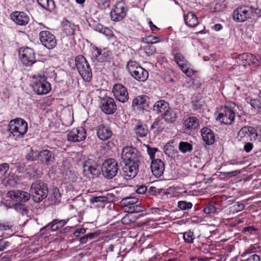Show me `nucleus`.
<instances>
[{
    "label": "nucleus",
    "mask_w": 261,
    "mask_h": 261,
    "mask_svg": "<svg viewBox=\"0 0 261 261\" xmlns=\"http://www.w3.org/2000/svg\"><path fill=\"white\" fill-rule=\"evenodd\" d=\"M14 223L12 221H0V230L9 231L13 232Z\"/></svg>",
    "instance_id": "nucleus-42"
},
{
    "label": "nucleus",
    "mask_w": 261,
    "mask_h": 261,
    "mask_svg": "<svg viewBox=\"0 0 261 261\" xmlns=\"http://www.w3.org/2000/svg\"><path fill=\"white\" fill-rule=\"evenodd\" d=\"M243 232L246 235L256 234L258 229L254 226H249L243 229Z\"/></svg>",
    "instance_id": "nucleus-48"
},
{
    "label": "nucleus",
    "mask_w": 261,
    "mask_h": 261,
    "mask_svg": "<svg viewBox=\"0 0 261 261\" xmlns=\"http://www.w3.org/2000/svg\"><path fill=\"white\" fill-rule=\"evenodd\" d=\"M165 212L167 211L162 208L155 207L152 209V213L154 214L162 215Z\"/></svg>",
    "instance_id": "nucleus-61"
},
{
    "label": "nucleus",
    "mask_w": 261,
    "mask_h": 261,
    "mask_svg": "<svg viewBox=\"0 0 261 261\" xmlns=\"http://www.w3.org/2000/svg\"><path fill=\"white\" fill-rule=\"evenodd\" d=\"M133 130L138 137H144L148 133V129L145 124L139 120H135L133 123Z\"/></svg>",
    "instance_id": "nucleus-27"
},
{
    "label": "nucleus",
    "mask_w": 261,
    "mask_h": 261,
    "mask_svg": "<svg viewBox=\"0 0 261 261\" xmlns=\"http://www.w3.org/2000/svg\"><path fill=\"white\" fill-rule=\"evenodd\" d=\"M9 169V165L8 163L0 164V178H2L5 173Z\"/></svg>",
    "instance_id": "nucleus-54"
},
{
    "label": "nucleus",
    "mask_w": 261,
    "mask_h": 261,
    "mask_svg": "<svg viewBox=\"0 0 261 261\" xmlns=\"http://www.w3.org/2000/svg\"><path fill=\"white\" fill-rule=\"evenodd\" d=\"M14 208L18 211L19 213H22V214H25L28 210L27 208L24 206V205L20 204V203H16L14 205Z\"/></svg>",
    "instance_id": "nucleus-56"
},
{
    "label": "nucleus",
    "mask_w": 261,
    "mask_h": 261,
    "mask_svg": "<svg viewBox=\"0 0 261 261\" xmlns=\"http://www.w3.org/2000/svg\"><path fill=\"white\" fill-rule=\"evenodd\" d=\"M124 164L125 165L123 167L120 174L124 179L130 180L137 175L139 164Z\"/></svg>",
    "instance_id": "nucleus-18"
},
{
    "label": "nucleus",
    "mask_w": 261,
    "mask_h": 261,
    "mask_svg": "<svg viewBox=\"0 0 261 261\" xmlns=\"http://www.w3.org/2000/svg\"><path fill=\"white\" fill-rule=\"evenodd\" d=\"M163 118L168 123L174 122L177 118V114L175 111L169 108L167 111L163 113Z\"/></svg>",
    "instance_id": "nucleus-39"
},
{
    "label": "nucleus",
    "mask_w": 261,
    "mask_h": 261,
    "mask_svg": "<svg viewBox=\"0 0 261 261\" xmlns=\"http://www.w3.org/2000/svg\"><path fill=\"white\" fill-rule=\"evenodd\" d=\"M75 64L83 79L86 82H90L92 78V73L86 58L83 55L77 56L75 59Z\"/></svg>",
    "instance_id": "nucleus-5"
},
{
    "label": "nucleus",
    "mask_w": 261,
    "mask_h": 261,
    "mask_svg": "<svg viewBox=\"0 0 261 261\" xmlns=\"http://www.w3.org/2000/svg\"><path fill=\"white\" fill-rule=\"evenodd\" d=\"M89 201L95 206L104 207L106 204L109 202V199L107 197L103 196H92Z\"/></svg>",
    "instance_id": "nucleus-30"
},
{
    "label": "nucleus",
    "mask_w": 261,
    "mask_h": 261,
    "mask_svg": "<svg viewBox=\"0 0 261 261\" xmlns=\"http://www.w3.org/2000/svg\"><path fill=\"white\" fill-rule=\"evenodd\" d=\"M86 132L83 127L74 128L68 133L67 140L72 142H81L86 139Z\"/></svg>",
    "instance_id": "nucleus-17"
},
{
    "label": "nucleus",
    "mask_w": 261,
    "mask_h": 261,
    "mask_svg": "<svg viewBox=\"0 0 261 261\" xmlns=\"http://www.w3.org/2000/svg\"><path fill=\"white\" fill-rule=\"evenodd\" d=\"M28 129V123L20 118L11 120L8 125L9 137L15 140L22 138Z\"/></svg>",
    "instance_id": "nucleus-2"
},
{
    "label": "nucleus",
    "mask_w": 261,
    "mask_h": 261,
    "mask_svg": "<svg viewBox=\"0 0 261 261\" xmlns=\"http://www.w3.org/2000/svg\"><path fill=\"white\" fill-rule=\"evenodd\" d=\"M184 20L189 27H194L198 24L197 17L192 12H189L185 15Z\"/></svg>",
    "instance_id": "nucleus-33"
},
{
    "label": "nucleus",
    "mask_w": 261,
    "mask_h": 261,
    "mask_svg": "<svg viewBox=\"0 0 261 261\" xmlns=\"http://www.w3.org/2000/svg\"><path fill=\"white\" fill-rule=\"evenodd\" d=\"M97 135L99 139L105 141L110 138L112 135V132L108 127L101 124L98 126Z\"/></svg>",
    "instance_id": "nucleus-29"
},
{
    "label": "nucleus",
    "mask_w": 261,
    "mask_h": 261,
    "mask_svg": "<svg viewBox=\"0 0 261 261\" xmlns=\"http://www.w3.org/2000/svg\"><path fill=\"white\" fill-rule=\"evenodd\" d=\"M10 243L4 240H0V251H2L9 246Z\"/></svg>",
    "instance_id": "nucleus-59"
},
{
    "label": "nucleus",
    "mask_w": 261,
    "mask_h": 261,
    "mask_svg": "<svg viewBox=\"0 0 261 261\" xmlns=\"http://www.w3.org/2000/svg\"><path fill=\"white\" fill-rule=\"evenodd\" d=\"M147 190V188L146 186L143 185H141L138 187L137 189L136 192L137 193L139 194H143L145 193Z\"/></svg>",
    "instance_id": "nucleus-63"
},
{
    "label": "nucleus",
    "mask_w": 261,
    "mask_h": 261,
    "mask_svg": "<svg viewBox=\"0 0 261 261\" xmlns=\"http://www.w3.org/2000/svg\"><path fill=\"white\" fill-rule=\"evenodd\" d=\"M39 157V152L37 150H34L31 147L28 149V152L25 154V158L28 161H36Z\"/></svg>",
    "instance_id": "nucleus-41"
},
{
    "label": "nucleus",
    "mask_w": 261,
    "mask_h": 261,
    "mask_svg": "<svg viewBox=\"0 0 261 261\" xmlns=\"http://www.w3.org/2000/svg\"><path fill=\"white\" fill-rule=\"evenodd\" d=\"M138 202V199L135 197H126L121 201V203L125 207V210L128 213L130 211L132 207H133L136 203Z\"/></svg>",
    "instance_id": "nucleus-34"
},
{
    "label": "nucleus",
    "mask_w": 261,
    "mask_h": 261,
    "mask_svg": "<svg viewBox=\"0 0 261 261\" xmlns=\"http://www.w3.org/2000/svg\"><path fill=\"white\" fill-rule=\"evenodd\" d=\"M111 52L108 48H99L96 46L92 47V56L95 60L98 62L108 61L111 57Z\"/></svg>",
    "instance_id": "nucleus-13"
},
{
    "label": "nucleus",
    "mask_w": 261,
    "mask_h": 261,
    "mask_svg": "<svg viewBox=\"0 0 261 261\" xmlns=\"http://www.w3.org/2000/svg\"><path fill=\"white\" fill-rule=\"evenodd\" d=\"M84 174L88 178H91L97 176L100 174L99 168L96 165H91L89 162L84 165Z\"/></svg>",
    "instance_id": "nucleus-25"
},
{
    "label": "nucleus",
    "mask_w": 261,
    "mask_h": 261,
    "mask_svg": "<svg viewBox=\"0 0 261 261\" xmlns=\"http://www.w3.org/2000/svg\"><path fill=\"white\" fill-rule=\"evenodd\" d=\"M147 152L149 154L151 159H152L154 156L155 152L158 150L156 148H151L149 147L148 145L147 146Z\"/></svg>",
    "instance_id": "nucleus-57"
},
{
    "label": "nucleus",
    "mask_w": 261,
    "mask_h": 261,
    "mask_svg": "<svg viewBox=\"0 0 261 261\" xmlns=\"http://www.w3.org/2000/svg\"><path fill=\"white\" fill-rule=\"evenodd\" d=\"M253 145L252 143L246 142L244 146V149L246 152H249L252 149Z\"/></svg>",
    "instance_id": "nucleus-60"
},
{
    "label": "nucleus",
    "mask_w": 261,
    "mask_h": 261,
    "mask_svg": "<svg viewBox=\"0 0 261 261\" xmlns=\"http://www.w3.org/2000/svg\"><path fill=\"white\" fill-rule=\"evenodd\" d=\"M152 45L147 44L144 47L145 52L148 56L154 55L156 53V48Z\"/></svg>",
    "instance_id": "nucleus-52"
},
{
    "label": "nucleus",
    "mask_w": 261,
    "mask_h": 261,
    "mask_svg": "<svg viewBox=\"0 0 261 261\" xmlns=\"http://www.w3.org/2000/svg\"><path fill=\"white\" fill-rule=\"evenodd\" d=\"M199 126V119L194 116H189L184 121V130L185 133L190 134L193 130Z\"/></svg>",
    "instance_id": "nucleus-21"
},
{
    "label": "nucleus",
    "mask_w": 261,
    "mask_h": 261,
    "mask_svg": "<svg viewBox=\"0 0 261 261\" xmlns=\"http://www.w3.org/2000/svg\"><path fill=\"white\" fill-rule=\"evenodd\" d=\"M7 197L18 202H25L30 198V194L22 191H10L7 194Z\"/></svg>",
    "instance_id": "nucleus-19"
},
{
    "label": "nucleus",
    "mask_w": 261,
    "mask_h": 261,
    "mask_svg": "<svg viewBox=\"0 0 261 261\" xmlns=\"http://www.w3.org/2000/svg\"><path fill=\"white\" fill-rule=\"evenodd\" d=\"M250 103L253 108L261 112V101L257 99H251Z\"/></svg>",
    "instance_id": "nucleus-51"
},
{
    "label": "nucleus",
    "mask_w": 261,
    "mask_h": 261,
    "mask_svg": "<svg viewBox=\"0 0 261 261\" xmlns=\"http://www.w3.org/2000/svg\"><path fill=\"white\" fill-rule=\"evenodd\" d=\"M174 59L180 69L187 67L190 64L180 53H176L174 55Z\"/></svg>",
    "instance_id": "nucleus-38"
},
{
    "label": "nucleus",
    "mask_w": 261,
    "mask_h": 261,
    "mask_svg": "<svg viewBox=\"0 0 261 261\" xmlns=\"http://www.w3.org/2000/svg\"><path fill=\"white\" fill-rule=\"evenodd\" d=\"M68 221V219H54L51 223L46 226V228L47 229H50L51 231H55L65 226Z\"/></svg>",
    "instance_id": "nucleus-32"
},
{
    "label": "nucleus",
    "mask_w": 261,
    "mask_h": 261,
    "mask_svg": "<svg viewBox=\"0 0 261 261\" xmlns=\"http://www.w3.org/2000/svg\"><path fill=\"white\" fill-rule=\"evenodd\" d=\"M201 133L202 138L206 144L211 145L215 142V135L211 129L207 127H203L201 129Z\"/></svg>",
    "instance_id": "nucleus-28"
},
{
    "label": "nucleus",
    "mask_w": 261,
    "mask_h": 261,
    "mask_svg": "<svg viewBox=\"0 0 261 261\" xmlns=\"http://www.w3.org/2000/svg\"><path fill=\"white\" fill-rule=\"evenodd\" d=\"M181 70L182 72L188 76L191 77L194 74V71L191 68V64L187 66V67H184V68H181Z\"/></svg>",
    "instance_id": "nucleus-55"
},
{
    "label": "nucleus",
    "mask_w": 261,
    "mask_h": 261,
    "mask_svg": "<svg viewBox=\"0 0 261 261\" xmlns=\"http://www.w3.org/2000/svg\"><path fill=\"white\" fill-rule=\"evenodd\" d=\"M141 158L140 152L132 145L125 146L122 149L121 158L124 163L139 165Z\"/></svg>",
    "instance_id": "nucleus-6"
},
{
    "label": "nucleus",
    "mask_w": 261,
    "mask_h": 261,
    "mask_svg": "<svg viewBox=\"0 0 261 261\" xmlns=\"http://www.w3.org/2000/svg\"><path fill=\"white\" fill-rule=\"evenodd\" d=\"M100 107L101 111L107 114H114L116 109L117 105L113 98L106 96L100 100Z\"/></svg>",
    "instance_id": "nucleus-16"
},
{
    "label": "nucleus",
    "mask_w": 261,
    "mask_h": 261,
    "mask_svg": "<svg viewBox=\"0 0 261 261\" xmlns=\"http://www.w3.org/2000/svg\"><path fill=\"white\" fill-rule=\"evenodd\" d=\"M242 110V108L241 106L234 102H229L221 109L217 119L221 123L231 125L234 121L236 114H241L242 113L239 114L238 111L241 112Z\"/></svg>",
    "instance_id": "nucleus-1"
},
{
    "label": "nucleus",
    "mask_w": 261,
    "mask_h": 261,
    "mask_svg": "<svg viewBox=\"0 0 261 261\" xmlns=\"http://www.w3.org/2000/svg\"><path fill=\"white\" fill-rule=\"evenodd\" d=\"M50 201L53 203L58 204L61 201V194L57 188H54L50 196Z\"/></svg>",
    "instance_id": "nucleus-43"
},
{
    "label": "nucleus",
    "mask_w": 261,
    "mask_h": 261,
    "mask_svg": "<svg viewBox=\"0 0 261 261\" xmlns=\"http://www.w3.org/2000/svg\"><path fill=\"white\" fill-rule=\"evenodd\" d=\"M112 92L115 98L119 102L125 103L128 100L129 96L127 90L122 84H115L113 87Z\"/></svg>",
    "instance_id": "nucleus-14"
},
{
    "label": "nucleus",
    "mask_w": 261,
    "mask_h": 261,
    "mask_svg": "<svg viewBox=\"0 0 261 261\" xmlns=\"http://www.w3.org/2000/svg\"><path fill=\"white\" fill-rule=\"evenodd\" d=\"M141 67V66H140L137 62L132 60L128 61L126 65L127 70L132 76H133V75L139 70V68Z\"/></svg>",
    "instance_id": "nucleus-40"
},
{
    "label": "nucleus",
    "mask_w": 261,
    "mask_h": 261,
    "mask_svg": "<svg viewBox=\"0 0 261 261\" xmlns=\"http://www.w3.org/2000/svg\"><path fill=\"white\" fill-rule=\"evenodd\" d=\"M243 261H260V257L258 255L254 254Z\"/></svg>",
    "instance_id": "nucleus-62"
},
{
    "label": "nucleus",
    "mask_w": 261,
    "mask_h": 261,
    "mask_svg": "<svg viewBox=\"0 0 261 261\" xmlns=\"http://www.w3.org/2000/svg\"><path fill=\"white\" fill-rule=\"evenodd\" d=\"M19 56L22 63L25 66L31 65L36 62L35 52L31 48L21 49Z\"/></svg>",
    "instance_id": "nucleus-15"
},
{
    "label": "nucleus",
    "mask_w": 261,
    "mask_h": 261,
    "mask_svg": "<svg viewBox=\"0 0 261 261\" xmlns=\"http://www.w3.org/2000/svg\"><path fill=\"white\" fill-rule=\"evenodd\" d=\"M99 6L103 9L107 8L110 5V0H97Z\"/></svg>",
    "instance_id": "nucleus-58"
},
{
    "label": "nucleus",
    "mask_w": 261,
    "mask_h": 261,
    "mask_svg": "<svg viewBox=\"0 0 261 261\" xmlns=\"http://www.w3.org/2000/svg\"><path fill=\"white\" fill-rule=\"evenodd\" d=\"M101 170L105 177L112 179L118 173V163L113 159L106 160L102 164Z\"/></svg>",
    "instance_id": "nucleus-8"
},
{
    "label": "nucleus",
    "mask_w": 261,
    "mask_h": 261,
    "mask_svg": "<svg viewBox=\"0 0 261 261\" xmlns=\"http://www.w3.org/2000/svg\"><path fill=\"white\" fill-rule=\"evenodd\" d=\"M32 87L37 94H46L50 91V85L46 81L43 75L39 74H34L32 75Z\"/></svg>",
    "instance_id": "nucleus-7"
},
{
    "label": "nucleus",
    "mask_w": 261,
    "mask_h": 261,
    "mask_svg": "<svg viewBox=\"0 0 261 261\" xmlns=\"http://www.w3.org/2000/svg\"><path fill=\"white\" fill-rule=\"evenodd\" d=\"M39 39L42 45L48 49H53L57 45L56 37L48 31H41Z\"/></svg>",
    "instance_id": "nucleus-12"
},
{
    "label": "nucleus",
    "mask_w": 261,
    "mask_h": 261,
    "mask_svg": "<svg viewBox=\"0 0 261 261\" xmlns=\"http://www.w3.org/2000/svg\"><path fill=\"white\" fill-rule=\"evenodd\" d=\"M63 31L67 36H71L74 34V25L67 20H64L62 23Z\"/></svg>",
    "instance_id": "nucleus-37"
},
{
    "label": "nucleus",
    "mask_w": 261,
    "mask_h": 261,
    "mask_svg": "<svg viewBox=\"0 0 261 261\" xmlns=\"http://www.w3.org/2000/svg\"><path fill=\"white\" fill-rule=\"evenodd\" d=\"M8 171L5 173L2 178H0V181L5 186L14 187L20 182L21 178L14 174L7 175Z\"/></svg>",
    "instance_id": "nucleus-23"
},
{
    "label": "nucleus",
    "mask_w": 261,
    "mask_h": 261,
    "mask_svg": "<svg viewBox=\"0 0 261 261\" xmlns=\"http://www.w3.org/2000/svg\"><path fill=\"white\" fill-rule=\"evenodd\" d=\"M40 160L42 164L49 166L55 161L53 152L48 149H44L39 152Z\"/></svg>",
    "instance_id": "nucleus-26"
},
{
    "label": "nucleus",
    "mask_w": 261,
    "mask_h": 261,
    "mask_svg": "<svg viewBox=\"0 0 261 261\" xmlns=\"http://www.w3.org/2000/svg\"><path fill=\"white\" fill-rule=\"evenodd\" d=\"M236 60L239 64L243 66L250 65L251 64L256 65L258 61L253 55L249 53H244L239 55Z\"/></svg>",
    "instance_id": "nucleus-22"
},
{
    "label": "nucleus",
    "mask_w": 261,
    "mask_h": 261,
    "mask_svg": "<svg viewBox=\"0 0 261 261\" xmlns=\"http://www.w3.org/2000/svg\"><path fill=\"white\" fill-rule=\"evenodd\" d=\"M203 212L208 215L214 214L216 212V208L213 205H210L205 207Z\"/></svg>",
    "instance_id": "nucleus-53"
},
{
    "label": "nucleus",
    "mask_w": 261,
    "mask_h": 261,
    "mask_svg": "<svg viewBox=\"0 0 261 261\" xmlns=\"http://www.w3.org/2000/svg\"><path fill=\"white\" fill-rule=\"evenodd\" d=\"M142 41L147 44H153L160 42L161 39L158 37L149 35L143 38Z\"/></svg>",
    "instance_id": "nucleus-45"
},
{
    "label": "nucleus",
    "mask_w": 261,
    "mask_h": 261,
    "mask_svg": "<svg viewBox=\"0 0 261 261\" xmlns=\"http://www.w3.org/2000/svg\"><path fill=\"white\" fill-rule=\"evenodd\" d=\"M145 210V207L141 205L139 202L136 203L133 207L130 210L129 213H135L143 212Z\"/></svg>",
    "instance_id": "nucleus-50"
},
{
    "label": "nucleus",
    "mask_w": 261,
    "mask_h": 261,
    "mask_svg": "<svg viewBox=\"0 0 261 261\" xmlns=\"http://www.w3.org/2000/svg\"><path fill=\"white\" fill-rule=\"evenodd\" d=\"M11 19L17 25L24 26L30 21L29 16L24 12L16 11L11 14Z\"/></svg>",
    "instance_id": "nucleus-20"
},
{
    "label": "nucleus",
    "mask_w": 261,
    "mask_h": 261,
    "mask_svg": "<svg viewBox=\"0 0 261 261\" xmlns=\"http://www.w3.org/2000/svg\"><path fill=\"white\" fill-rule=\"evenodd\" d=\"M169 108V103L164 100H160L154 103L153 106V110L157 113H161L162 115Z\"/></svg>",
    "instance_id": "nucleus-31"
},
{
    "label": "nucleus",
    "mask_w": 261,
    "mask_h": 261,
    "mask_svg": "<svg viewBox=\"0 0 261 261\" xmlns=\"http://www.w3.org/2000/svg\"><path fill=\"white\" fill-rule=\"evenodd\" d=\"M150 98L146 95H141L135 97L132 101V107L134 110L143 112L147 110L149 106Z\"/></svg>",
    "instance_id": "nucleus-11"
},
{
    "label": "nucleus",
    "mask_w": 261,
    "mask_h": 261,
    "mask_svg": "<svg viewBox=\"0 0 261 261\" xmlns=\"http://www.w3.org/2000/svg\"><path fill=\"white\" fill-rule=\"evenodd\" d=\"M30 193L35 202H40L48 195V189L46 184L41 180L34 181L30 188Z\"/></svg>",
    "instance_id": "nucleus-3"
},
{
    "label": "nucleus",
    "mask_w": 261,
    "mask_h": 261,
    "mask_svg": "<svg viewBox=\"0 0 261 261\" xmlns=\"http://www.w3.org/2000/svg\"><path fill=\"white\" fill-rule=\"evenodd\" d=\"M183 239L187 243H192L194 239L193 231L189 230L183 233Z\"/></svg>",
    "instance_id": "nucleus-47"
},
{
    "label": "nucleus",
    "mask_w": 261,
    "mask_h": 261,
    "mask_svg": "<svg viewBox=\"0 0 261 261\" xmlns=\"http://www.w3.org/2000/svg\"><path fill=\"white\" fill-rule=\"evenodd\" d=\"M193 204L186 201H179L177 203V207L182 211H186L192 208Z\"/></svg>",
    "instance_id": "nucleus-46"
},
{
    "label": "nucleus",
    "mask_w": 261,
    "mask_h": 261,
    "mask_svg": "<svg viewBox=\"0 0 261 261\" xmlns=\"http://www.w3.org/2000/svg\"><path fill=\"white\" fill-rule=\"evenodd\" d=\"M257 137V133L255 128L248 126L243 127L237 135L238 140L244 142L254 141Z\"/></svg>",
    "instance_id": "nucleus-10"
},
{
    "label": "nucleus",
    "mask_w": 261,
    "mask_h": 261,
    "mask_svg": "<svg viewBox=\"0 0 261 261\" xmlns=\"http://www.w3.org/2000/svg\"><path fill=\"white\" fill-rule=\"evenodd\" d=\"M260 10L252 7L244 6L238 8L233 13V18L234 21L239 22L245 21L247 19L253 17H258Z\"/></svg>",
    "instance_id": "nucleus-4"
},
{
    "label": "nucleus",
    "mask_w": 261,
    "mask_h": 261,
    "mask_svg": "<svg viewBox=\"0 0 261 261\" xmlns=\"http://www.w3.org/2000/svg\"><path fill=\"white\" fill-rule=\"evenodd\" d=\"M173 142L167 143L164 147V152L168 156H170L174 150V146L172 145Z\"/></svg>",
    "instance_id": "nucleus-49"
},
{
    "label": "nucleus",
    "mask_w": 261,
    "mask_h": 261,
    "mask_svg": "<svg viewBox=\"0 0 261 261\" xmlns=\"http://www.w3.org/2000/svg\"><path fill=\"white\" fill-rule=\"evenodd\" d=\"M86 232V229L84 228H77L73 233L75 237H79L81 234H84Z\"/></svg>",
    "instance_id": "nucleus-64"
},
{
    "label": "nucleus",
    "mask_w": 261,
    "mask_h": 261,
    "mask_svg": "<svg viewBox=\"0 0 261 261\" xmlns=\"http://www.w3.org/2000/svg\"><path fill=\"white\" fill-rule=\"evenodd\" d=\"M192 149V145L188 142L181 141L179 144V150L182 153L190 152Z\"/></svg>",
    "instance_id": "nucleus-44"
},
{
    "label": "nucleus",
    "mask_w": 261,
    "mask_h": 261,
    "mask_svg": "<svg viewBox=\"0 0 261 261\" xmlns=\"http://www.w3.org/2000/svg\"><path fill=\"white\" fill-rule=\"evenodd\" d=\"M132 76L138 81L144 82L148 77V72L144 68L141 67L139 68V70Z\"/></svg>",
    "instance_id": "nucleus-36"
},
{
    "label": "nucleus",
    "mask_w": 261,
    "mask_h": 261,
    "mask_svg": "<svg viewBox=\"0 0 261 261\" xmlns=\"http://www.w3.org/2000/svg\"><path fill=\"white\" fill-rule=\"evenodd\" d=\"M150 168L153 174L156 177H160L163 175L165 170L164 162L160 159L152 161Z\"/></svg>",
    "instance_id": "nucleus-24"
},
{
    "label": "nucleus",
    "mask_w": 261,
    "mask_h": 261,
    "mask_svg": "<svg viewBox=\"0 0 261 261\" xmlns=\"http://www.w3.org/2000/svg\"><path fill=\"white\" fill-rule=\"evenodd\" d=\"M37 2L44 10L51 12L55 8V4L53 0H37Z\"/></svg>",
    "instance_id": "nucleus-35"
},
{
    "label": "nucleus",
    "mask_w": 261,
    "mask_h": 261,
    "mask_svg": "<svg viewBox=\"0 0 261 261\" xmlns=\"http://www.w3.org/2000/svg\"><path fill=\"white\" fill-rule=\"evenodd\" d=\"M127 12V7L126 4L123 1L117 2L110 12L112 20L119 21L122 20L126 16Z\"/></svg>",
    "instance_id": "nucleus-9"
}]
</instances>
